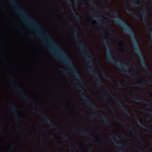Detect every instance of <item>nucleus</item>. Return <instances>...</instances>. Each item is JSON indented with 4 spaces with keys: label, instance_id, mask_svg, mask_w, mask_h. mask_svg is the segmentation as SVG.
<instances>
[{
    "label": "nucleus",
    "instance_id": "obj_1",
    "mask_svg": "<svg viewBox=\"0 0 152 152\" xmlns=\"http://www.w3.org/2000/svg\"><path fill=\"white\" fill-rule=\"evenodd\" d=\"M9 1L11 5L17 8L15 10V12L20 16L25 24L35 31L37 37L41 40L43 45L48 48L49 51L55 58L62 62H72L69 56L52 39L48 33L46 32L44 34L45 38L42 36L41 33L43 31L42 28L37 21L28 16L27 11L20 8L15 0Z\"/></svg>",
    "mask_w": 152,
    "mask_h": 152
},
{
    "label": "nucleus",
    "instance_id": "obj_2",
    "mask_svg": "<svg viewBox=\"0 0 152 152\" xmlns=\"http://www.w3.org/2000/svg\"><path fill=\"white\" fill-rule=\"evenodd\" d=\"M104 10L107 12L110 11V13L115 17V18L113 19L115 23L122 27L123 31L131 37V40L133 43V50L139 55L140 63L143 68L146 71L149 70L145 61L143 55L139 48L138 42L137 40L134 31L131 27L123 19L118 17V14L116 11L112 10L108 7L105 8Z\"/></svg>",
    "mask_w": 152,
    "mask_h": 152
},
{
    "label": "nucleus",
    "instance_id": "obj_3",
    "mask_svg": "<svg viewBox=\"0 0 152 152\" xmlns=\"http://www.w3.org/2000/svg\"><path fill=\"white\" fill-rule=\"evenodd\" d=\"M74 39L77 42L76 45L79 47V49L83 51L81 53L82 56L85 58L87 61L88 65L90 68L88 69V72L91 75L93 76L97 81V85L98 86L104 84V82L101 80L97 72H95L94 66L93 59L90 56V54L87 46L83 45V44L80 42V38L77 36V31L75 27L73 28Z\"/></svg>",
    "mask_w": 152,
    "mask_h": 152
},
{
    "label": "nucleus",
    "instance_id": "obj_4",
    "mask_svg": "<svg viewBox=\"0 0 152 152\" xmlns=\"http://www.w3.org/2000/svg\"><path fill=\"white\" fill-rule=\"evenodd\" d=\"M107 37H106L105 39H102V41L104 45L107 48L106 53L107 60L114 65L116 66L119 69H124L126 71L125 74L126 75L130 76L133 78H135L136 76L135 73L132 71L129 70V66L124 64L121 61H116L113 58L109 48L110 45L109 43L107 42Z\"/></svg>",
    "mask_w": 152,
    "mask_h": 152
},
{
    "label": "nucleus",
    "instance_id": "obj_5",
    "mask_svg": "<svg viewBox=\"0 0 152 152\" xmlns=\"http://www.w3.org/2000/svg\"><path fill=\"white\" fill-rule=\"evenodd\" d=\"M126 12L129 14L133 16L134 18H139L142 15L144 17L143 22L146 26L147 31L150 32L151 34V38L152 39V29L151 28L148 24V22L147 19L148 13L147 10L145 9L143 11L138 14H135L132 10H129L127 7L126 8Z\"/></svg>",
    "mask_w": 152,
    "mask_h": 152
},
{
    "label": "nucleus",
    "instance_id": "obj_6",
    "mask_svg": "<svg viewBox=\"0 0 152 152\" xmlns=\"http://www.w3.org/2000/svg\"><path fill=\"white\" fill-rule=\"evenodd\" d=\"M11 79L12 83V85L15 87V90L19 93L21 97L25 100L26 103H29L31 102L32 103L34 104L35 103L34 101L28 98L23 90L15 84L14 77H11Z\"/></svg>",
    "mask_w": 152,
    "mask_h": 152
},
{
    "label": "nucleus",
    "instance_id": "obj_7",
    "mask_svg": "<svg viewBox=\"0 0 152 152\" xmlns=\"http://www.w3.org/2000/svg\"><path fill=\"white\" fill-rule=\"evenodd\" d=\"M32 112L33 113H37L38 112L39 113L42 115L44 119V121L45 122L50 124V126L51 128H55L56 127V125L54 124V123L51 120L49 117L45 115V113L44 112H41L39 111H37L34 109H32Z\"/></svg>",
    "mask_w": 152,
    "mask_h": 152
},
{
    "label": "nucleus",
    "instance_id": "obj_8",
    "mask_svg": "<svg viewBox=\"0 0 152 152\" xmlns=\"http://www.w3.org/2000/svg\"><path fill=\"white\" fill-rule=\"evenodd\" d=\"M81 96L88 106L91 107L94 109L98 110L99 109V107L97 106L93 103L90 101V99L87 96L82 95Z\"/></svg>",
    "mask_w": 152,
    "mask_h": 152
},
{
    "label": "nucleus",
    "instance_id": "obj_9",
    "mask_svg": "<svg viewBox=\"0 0 152 152\" xmlns=\"http://www.w3.org/2000/svg\"><path fill=\"white\" fill-rule=\"evenodd\" d=\"M67 3V5L69 6V8L71 12L73 14L75 20L77 22L79 23L80 21V19L79 17L76 14L74 11L72 7L71 4V2L70 0H64Z\"/></svg>",
    "mask_w": 152,
    "mask_h": 152
},
{
    "label": "nucleus",
    "instance_id": "obj_10",
    "mask_svg": "<svg viewBox=\"0 0 152 152\" xmlns=\"http://www.w3.org/2000/svg\"><path fill=\"white\" fill-rule=\"evenodd\" d=\"M99 118L102 120L104 123L107 125L110 124V123L109 120L107 119L106 117L102 114L97 115L96 113H93L91 115V118L96 117Z\"/></svg>",
    "mask_w": 152,
    "mask_h": 152
},
{
    "label": "nucleus",
    "instance_id": "obj_11",
    "mask_svg": "<svg viewBox=\"0 0 152 152\" xmlns=\"http://www.w3.org/2000/svg\"><path fill=\"white\" fill-rule=\"evenodd\" d=\"M117 103L119 104L120 106L119 108L121 110L122 112L126 115L129 117L132 116V114L129 111V110L126 108H125L123 106V104L121 103L118 100H117Z\"/></svg>",
    "mask_w": 152,
    "mask_h": 152
},
{
    "label": "nucleus",
    "instance_id": "obj_12",
    "mask_svg": "<svg viewBox=\"0 0 152 152\" xmlns=\"http://www.w3.org/2000/svg\"><path fill=\"white\" fill-rule=\"evenodd\" d=\"M10 110L15 114V119L20 120L21 119V116L17 114V107L13 104H12L11 107H9Z\"/></svg>",
    "mask_w": 152,
    "mask_h": 152
},
{
    "label": "nucleus",
    "instance_id": "obj_13",
    "mask_svg": "<svg viewBox=\"0 0 152 152\" xmlns=\"http://www.w3.org/2000/svg\"><path fill=\"white\" fill-rule=\"evenodd\" d=\"M110 135V139L112 141V143L114 145L120 148H121L124 147V146L121 143L118 144L114 140V138L112 135Z\"/></svg>",
    "mask_w": 152,
    "mask_h": 152
},
{
    "label": "nucleus",
    "instance_id": "obj_14",
    "mask_svg": "<svg viewBox=\"0 0 152 152\" xmlns=\"http://www.w3.org/2000/svg\"><path fill=\"white\" fill-rule=\"evenodd\" d=\"M132 133L138 137V139L140 140L141 143H143V141L142 139V137L140 135V133L137 130L133 131H132Z\"/></svg>",
    "mask_w": 152,
    "mask_h": 152
},
{
    "label": "nucleus",
    "instance_id": "obj_15",
    "mask_svg": "<svg viewBox=\"0 0 152 152\" xmlns=\"http://www.w3.org/2000/svg\"><path fill=\"white\" fill-rule=\"evenodd\" d=\"M79 135L81 136L88 137V134L87 132H86L84 130L80 131Z\"/></svg>",
    "mask_w": 152,
    "mask_h": 152
},
{
    "label": "nucleus",
    "instance_id": "obj_16",
    "mask_svg": "<svg viewBox=\"0 0 152 152\" xmlns=\"http://www.w3.org/2000/svg\"><path fill=\"white\" fill-rule=\"evenodd\" d=\"M130 4L132 6L136 7H138L140 5V3H138L137 1H135L134 2L131 1Z\"/></svg>",
    "mask_w": 152,
    "mask_h": 152
},
{
    "label": "nucleus",
    "instance_id": "obj_17",
    "mask_svg": "<svg viewBox=\"0 0 152 152\" xmlns=\"http://www.w3.org/2000/svg\"><path fill=\"white\" fill-rule=\"evenodd\" d=\"M133 101L136 102H142L143 103H145V102H147L146 101L144 100L143 99H133Z\"/></svg>",
    "mask_w": 152,
    "mask_h": 152
},
{
    "label": "nucleus",
    "instance_id": "obj_18",
    "mask_svg": "<svg viewBox=\"0 0 152 152\" xmlns=\"http://www.w3.org/2000/svg\"><path fill=\"white\" fill-rule=\"evenodd\" d=\"M136 118H137V121L138 123V124L140 126H141V127H148V128L149 127L147 126H144L143 125L142 123L140 122L138 116L137 115H136Z\"/></svg>",
    "mask_w": 152,
    "mask_h": 152
},
{
    "label": "nucleus",
    "instance_id": "obj_19",
    "mask_svg": "<svg viewBox=\"0 0 152 152\" xmlns=\"http://www.w3.org/2000/svg\"><path fill=\"white\" fill-rule=\"evenodd\" d=\"M145 84V83L144 81H143L142 83H137L135 85V86H139L141 87L142 88H143L145 87L144 86V85Z\"/></svg>",
    "mask_w": 152,
    "mask_h": 152
},
{
    "label": "nucleus",
    "instance_id": "obj_20",
    "mask_svg": "<svg viewBox=\"0 0 152 152\" xmlns=\"http://www.w3.org/2000/svg\"><path fill=\"white\" fill-rule=\"evenodd\" d=\"M77 88V89H80V92L81 94H83L84 93V90L83 89L82 87H81L79 86H78V85H76Z\"/></svg>",
    "mask_w": 152,
    "mask_h": 152
},
{
    "label": "nucleus",
    "instance_id": "obj_21",
    "mask_svg": "<svg viewBox=\"0 0 152 152\" xmlns=\"http://www.w3.org/2000/svg\"><path fill=\"white\" fill-rule=\"evenodd\" d=\"M90 3V6L92 7L93 8H95L96 7V5H93V0H89L88 1Z\"/></svg>",
    "mask_w": 152,
    "mask_h": 152
},
{
    "label": "nucleus",
    "instance_id": "obj_22",
    "mask_svg": "<svg viewBox=\"0 0 152 152\" xmlns=\"http://www.w3.org/2000/svg\"><path fill=\"white\" fill-rule=\"evenodd\" d=\"M60 71L65 75H67L68 72L69 71V70H66L61 69H60Z\"/></svg>",
    "mask_w": 152,
    "mask_h": 152
},
{
    "label": "nucleus",
    "instance_id": "obj_23",
    "mask_svg": "<svg viewBox=\"0 0 152 152\" xmlns=\"http://www.w3.org/2000/svg\"><path fill=\"white\" fill-rule=\"evenodd\" d=\"M95 19L96 20V21L99 23H102L101 20H102V18H95Z\"/></svg>",
    "mask_w": 152,
    "mask_h": 152
},
{
    "label": "nucleus",
    "instance_id": "obj_24",
    "mask_svg": "<svg viewBox=\"0 0 152 152\" xmlns=\"http://www.w3.org/2000/svg\"><path fill=\"white\" fill-rule=\"evenodd\" d=\"M63 138L65 140H68L69 139V137L68 135H64L63 137Z\"/></svg>",
    "mask_w": 152,
    "mask_h": 152
},
{
    "label": "nucleus",
    "instance_id": "obj_25",
    "mask_svg": "<svg viewBox=\"0 0 152 152\" xmlns=\"http://www.w3.org/2000/svg\"><path fill=\"white\" fill-rule=\"evenodd\" d=\"M118 86L119 88H122L123 87L122 84L119 82L118 84Z\"/></svg>",
    "mask_w": 152,
    "mask_h": 152
},
{
    "label": "nucleus",
    "instance_id": "obj_26",
    "mask_svg": "<svg viewBox=\"0 0 152 152\" xmlns=\"http://www.w3.org/2000/svg\"><path fill=\"white\" fill-rule=\"evenodd\" d=\"M147 83L148 85L151 84H152V81L150 80H148L147 81Z\"/></svg>",
    "mask_w": 152,
    "mask_h": 152
},
{
    "label": "nucleus",
    "instance_id": "obj_27",
    "mask_svg": "<svg viewBox=\"0 0 152 152\" xmlns=\"http://www.w3.org/2000/svg\"><path fill=\"white\" fill-rule=\"evenodd\" d=\"M92 149H93V148L91 147L87 149V151L88 152H90L91 150H92Z\"/></svg>",
    "mask_w": 152,
    "mask_h": 152
},
{
    "label": "nucleus",
    "instance_id": "obj_28",
    "mask_svg": "<svg viewBox=\"0 0 152 152\" xmlns=\"http://www.w3.org/2000/svg\"><path fill=\"white\" fill-rule=\"evenodd\" d=\"M115 137L116 139L117 140H120V137L118 135H115Z\"/></svg>",
    "mask_w": 152,
    "mask_h": 152
},
{
    "label": "nucleus",
    "instance_id": "obj_29",
    "mask_svg": "<svg viewBox=\"0 0 152 152\" xmlns=\"http://www.w3.org/2000/svg\"><path fill=\"white\" fill-rule=\"evenodd\" d=\"M3 131V128L2 126H0V136H1V133Z\"/></svg>",
    "mask_w": 152,
    "mask_h": 152
},
{
    "label": "nucleus",
    "instance_id": "obj_30",
    "mask_svg": "<svg viewBox=\"0 0 152 152\" xmlns=\"http://www.w3.org/2000/svg\"><path fill=\"white\" fill-rule=\"evenodd\" d=\"M88 2L87 0H84L83 1V3L84 4H86Z\"/></svg>",
    "mask_w": 152,
    "mask_h": 152
},
{
    "label": "nucleus",
    "instance_id": "obj_31",
    "mask_svg": "<svg viewBox=\"0 0 152 152\" xmlns=\"http://www.w3.org/2000/svg\"><path fill=\"white\" fill-rule=\"evenodd\" d=\"M104 78H105L106 79H107V80H109V79H110V77H107V76L105 75H104Z\"/></svg>",
    "mask_w": 152,
    "mask_h": 152
},
{
    "label": "nucleus",
    "instance_id": "obj_32",
    "mask_svg": "<svg viewBox=\"0 0 152 152\" xmlns=\"http://www.w3.org/2000/svg\"><path fill=\"white\" fill-rule=\"evenodd\" d=\"M110 94L111 95V97L112 98H114V96L111 93V92L110 91L109 92Z\"/></svg>",
    "mask_w": 152,
    "mask_h": 152
},
{
    "label": "nucleus",
    "instance_id": "obj_33",
    "mask_svg": "<svg viewBox=\"0 0 152 152\" xmlns=\"http://www.w3.org/2000/svg\"><path fill=\"white\" fill-rule=\"evenodd\" d=\"M14 145H12V146H11L9 148V150H11L12 149V148L14 147Z\"/></svg>",
    "mask_w": 152,
    "mask_h": 152
},
{
    "label": "nucleus",
    "instance_id": "obj_34",
    "mask_svg": "<svg viewBox=\"0 0 152 152\" xmlns=\"http://www.w3.org/2000/svg\"><path fill=\"white\" fill-rule=\"evenodd\" d=\"M147 106L148 107H152V104H149Z\"/></svg>",
    "mask_w": 152,
    "mask_h": 152
},
{
    "label": "nucleus",
    "instance_id": "obj_35",
    "mask_svg": "<svg viewBox=\"0 0 152 152\" xmlns=\"http://www.w3.org/2000/svg\"><path fill=\"white\" fill-rule=\"evenodd\" d=\"M147 112H148V111H146V112H145V113H148L150 114L151 115H152V111H151V112H149V113H148Z\"/></svg>",
    "mask_w": 152,
    "mask_h": 152
},
{
    "label": "nucleus",
    "instance_id": "obj_36",
    "mask_svg": "<svg viewBox=\"0 0 152 152\" xmlns=\"http://www.w3.org/2000/svg\"><path fill=\"white\" fill-rule=\"evenodd\" d=\"M115 119H116V120L118 122H119L120 121V120L119 119H118V118L117 117H115Z\"/></svg>",
    "mask_w": 152,
    "mask_h": 152
},
{
    "label": "nucleus",
    "instance_id": "obj_37",
    "mask_svg": "<svg viewBox=\"0 0 152 152\" xmlns=\"http://www.w3.org/2000/svg\"><path fill=\"white\" fill-rule=\"evenodd\" d=\"M30 38L33 39V36L32 35H31L29 36Z\"/></svg>",
    "mask_w": 152,
    "mask_h": 152
},
{
    "label": "nucleus",
    "instance_id": "obj_38",
    "mask_svg": "<svg viewBox=\"0 0 152 152\" xmlns=\"http://www.w3.org/2000/svg\"><path fill=\"white\" fill-rule=\"evenodd\" d=\"M68 24L70 26H71L72 25V23L71 22H69L68 23Z\"/></svg>",
    "mask_w": 152,
    "mask_h": 152
},
{
    "label": "nucleus",
    "instance_id": "obj_39",
    "mask_svg": "<svg viewBox=\"0 0 152 152\" xmlns=\"http://www.w3.org/2000/svg\"><path fill=\"white\" fill-rule=\"evenodd\" d=\"M106 24H107L106 23H103L102 24V26H106Z\"/></svg>",
    "mask_w": 152,
    "mask_h": 152
},
{
    "label": "nucleus",
    "instance_id": "obj_40",
    "mask_svg": "<svg viewBox=\"0 0 152 152\" xmlns=\"http://www.w3.org/2000/svg\"><path fill=\"white\" fill-rule=\"evenodd\" d=\"M50 139H53V135H51L50 136Z\"/></svg>",
    "mask_w": 152,
    "mask_h": 152
},
{
    "label": "nucleus",
    "instance_id": "obj_41",
    "mask_svg": "<svg viewBox=\"0 0 152 152\" xmlns=\"http://www.w3.org/2000/svg\"><path fill=\"white\" fill-rule=\"evenodd\" d=\"M130 92L131 93H132L133 94H134V93L133 92V90H131V91H130Z\"/></svg>",
    "mask_w": 152,
    "mask_h": 152
},
{
    "label": "nucleus",
    "instance_id": "obj_42",
    "mask_svg": "<svg viewBox=\"0 0 152 152\" xmlns=\"http://www.w3.org/2000/svg\"><path fill=\"white\" fill-rule=\"evenodd\" d=\"M21 31L22 32H24L25 31L24 30H23V29H22L21 30Z\"/></svg>",
    "mask_w": 152,
    "mask_h": 152
},
{
    "label": "nucleus",
    "instance_id": "obj_43",
    "mask_svg": "<svg viewBox=\"0 0 152 152\" xmlns=\"http://www.w3.org/2000/svg\"><path fill=\"white\" fill-rule=\"evenodd\" d=\"M95 133H96L97 135L98 136H99L98 134L97 133V131H95Z\"/></svg>",
    "mask_w": 152,
    "mask_h": 152
},
{
    "label": "nucleus",
    "instance_id": "obj_44",
    "mask_svg": "<svg viewBox=\"0 0 152 152\" xmlns=\"http://www.w3.org/2000/svg\"><path fill=\"white\" fill-rule=\"evenodd\" d=\"M145 152H150L148 150H146L145 151Z\"/></svg>",
    "mask_w": 152,
    "mask_h": 152
},
{
    "label": "nucleus",
    "instance_id": "obj_45",
    "mask_svg": "<svg viewBox=\"0 0 152 152\" xmlns=\"http://www.w3.org/2000/svg\"><path fill=\"white\" fill-rule=\"evenodd\" d=\"M75 2H76V4L77 5V0H75Z\"/></svg>",
    "mask_w": 152,
    "mask_h": 152
},
{
    "label": "nucleus",
    "instance_id": "obj_46",
    "mask_svg": "<svg viewBox=\"0 0 152 152\" xmlns=\"http://www.w3.org/2000/svg\"><path fill=\"white\" fill-rule=\"evenodd\" d=\"M105 109V108H104V107H103V108H102V110H104Z\"/></svg>",
    "mask_w": 152,
    "mask_h": 152
},
{
    "label": "nucleus",
    "instance_id": "obj_47",
    "mask_svg": "<svg viewBox=\"0 0 152 152\" xmlns=\"http://www.w3.org/2000/svg\"><path fill=\"white\" fill-rule=\"evenodd\" d=\"M94 13V12H90V14L91 15L93 13Z\"/></svg>",
    "mask_w": 152,
    "mask_h": 152
},
{
    "label": "nucleus",
    "instance_id": "obj_48",
    "mask_svg": "<svg viewBox=\"0 0 152 152\" xmlns=\"http://www.w3.org/2000/svg\"><path fill=\"white\" fill-rule=\"evenodd\" d=\"M32 138H33V137H29V139H30V140L31 139H32Z\"/></svg>",
    "mask_w": 152,
    "mask_h": 152
},
{
    "label": "nucleus",
    "instance_id": "obj_49",
    "mask_svg": "<svg viewBox=\"0 0 152 152\" xmlns=\"http://www.w3.org/2000/svg\"><path fill=\"white\" fill-rule=\"evenodd\" d=\"M60 131V129H58L56 130V131Z\"/></svg>",
    "mask_w": 152,
    "mask_h": 152
},
{
    "label": "nucleus",
    "instance_id": "obj_50",
    "mask_svg": "<svg viewBox=\"0 0 152 152\" xmlns=\"http://www.w3.org/2000/svg\"><path fill=\"white\" fill-rule=\"evenodd\" d=\"M64 11V10L63 9H62L61 10V12H63Z\"/></svg>",
    "mask_w": 152,
    "mask_h": 152
},
{
    "label": "nucleus",
    "instance_id": "obj_51",
    "mask_svg": "<svg viewBox=\"0 0 152 152\" xmlns=\"http://www.w3.org/2000/svg\"><path fill=\"white\" fill-rule=\"evenodd\" d=\"M59 144L58 143H57V145H58V146H59Z\"/></svg>",
    "mask_w": 152,
    "mask_h": 152
},
{
    "label": "nucleus",
    "instance_id": "obj_52",
    "mask_svg": "<svg viewBox=\"0 0 152 152\" xmlns=\"http://www.w3.org/2000/svg\"><path fill=\"white\" fill-rule=\"evenodd\" d=\"M124 51H125V49H123L122 50Z\"/></svg>",
    "mask_w": 152,
    "mask_h": 152
},
{
    "label": "nucleus",
    "instance_id": "obj_53",
    "mask_svg": "<svg viewBox=\"0 0 152 152\" xmlns=\"http://www.w3.org/2000/svg\"><path fill=\"white\" fill-rule=\"evenodd\" d=\"M43 145L44 146H46V145H45L44 144H43Z\"/></svg>",
    "mask_w": 152,
    "mask_h": 152
},
{
    "label": "nucleus",
    "instance_id": "obj_54",
    "mask_svg": "<svg viewBox=\"0 0 152 152\" xmlns=\"http://www.w3.org/2000/svg\"><path fill=\"white\" fill-rule=\"evenodd\" d=\"M124 138H126V136H124Z\"/></svg>",
    "mask_w": 152,
    "mask_h": 152
},
{
    "label": "nucleus",
    "instance_id": "obj_55",
    "mask_svg": "<svg viewBox=\"0 0 152 152\" xmlns=\"http://www.w3.org/2000/svg\"><path fill=\"white\" fill-rule=\"evenodd\" d=\"M128 152V151H126L125 152Z\"/></svg>",
    "mask_w": 152,
    "mask_h": 152
},
{
    "label": "nucleus",
    "instance_id": "obj_56",
    "mask_svg": "<svg viewBox=\"0 0 152 152\" xmlns=\"http://www.w3.org/2000/svg\"><path fill=\"white\" fill-rule=\"evenodd\" d=\"M125 145L127 147L128 146V145L127 144L126 145Z\"/></svg>",
    "mask_w": 152,
    "mask_h": 152
},
{
    "label": "nucleus",
    "instance_id": "obj_57",
    "mask_svg": "<svg viewBox=\"0 0 152 152\" xmlns=\"http://www.w3.org/2000/svg\"><path fill=\"white\" fill-rule=\"evenodd\" d=\"M119 152H122V151H119Z\"/></svg>",
    "mask_w": 152,
    "mask_h": 152
},
{
    "label": "nucleus",
    "instance_id": "obj_58",
    "mask_svg": "<svg viewBox=\"0 0 152 152\" xmlns=\"http://www.w3.org/2000/svg\"><path fill=\"white\" fill-rule=\"evenodd\" d=\"M40 139H42V137H41V138H40Z\"/></svg>",
    "mask_w": 152,
    "mask_h": 152
},
{
    "label": "nucleus",
    "instance_id": "obj_59",
    "mask_svg": "<svg viewBox=\"0 0 152 152\" xmlns=\"http://www.w3.org/2000/svg\"><path fill=\"white\" fill-rule=\"evenodd\" d=\"M150 73H151V71H150Z\"/></svg>",
    "mask_w": 152,
    "mask_h": 152
},
{
    "label": "nucleus",
    "instance_id": "obj_60",
    "mask_svg": "<svg viewBox=\"0 0 152 152\" xmlns=\"http://www.w3.org/2000/svg\"><path fill=\"white\" fill-rule=\"evenodd\" d=\"M24 132L25 133H26L27 134V133H26V132H25V131H24Z\"/></svg>",
    "mask_w": 152,
    "mask_h": 152
},
{
    "label": "nucleus",
    "instance_id": "obj_61",
    "mask_svg": "<svg viewBox=\"0 0 152 152\" xmlns=\"http://www.w3.org/2000/svg\"><path fill=\"white\" fill-rule=\"evenodd\" d=\"M142 0H140V1H141Z\"/></svg>",
    "mask_w": 152,
    "mask_h": 152
},
{
    "label": "nucleus",
    "instance_id": "obj_62",
    "mask_svg": "<svg viewBox=\"0 0 152 152\" xmlns=\"http://www.w3.org/2000/svg\"><path fill=\"white\" fill-rule=\"evenodd\" d=\"M6 152H8V151H7Z\"/></svg>",
    "mask_w": 152,
    "mask_h": 152
}]
</instances>
